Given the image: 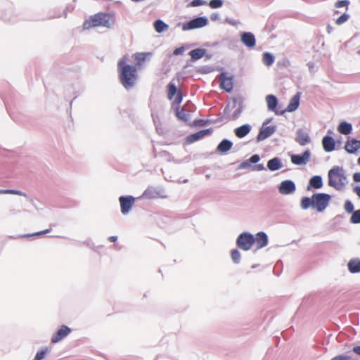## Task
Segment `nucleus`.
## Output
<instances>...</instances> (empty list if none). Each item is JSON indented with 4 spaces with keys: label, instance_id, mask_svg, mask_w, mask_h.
I'll list each match as a JSON object with an SVG mask.
<instances>
[{
    "label": "nucleus",
    "instance_id": "obj_1",
    "mask_svg": "<svg viewBox=\"0 0 360 360\" xmlns=\"http://www.w3.org/2000/svg\"><path fill=\"white\" fill-rule=\"evenodd\" d=\"M129 61V58L125 56L120 60L117 64L120 82L127 89L134 87L138 79L136 68L129 65L128 62Z\"/></svg>",
    "mask_w": 360,
    "mask_h": 360
},
{
    "label": "nucleus",
    "instance_id": "obj_2",
    "mask_svg": "<svg viewBox=\"0 0 360 360\" xmlns=\"http://www.w3.org/2000/svg\"><path fill=\"white\" fill-rule=\"evenodd\" d=\"M116 22L115 15L113 13H98L90 16L83 24L84 30H89L96 27H103L108 29L113 27Z\"/></svg>",
    "mask_w": 360,
    "mask_h": 360
},
{
    "label": "nucleus",
    "instance_id": "obj_3",
    "mask_svg": "<svg viewBox=\"0 0 360 360\" xmlns=\"http://www.w3.org/2000/svg\"><path fill=\"white\" fill-rule=\"evenodd\" d=\"M328 185L337 191H344L349 181L345 170L339 166L333 167L328 173Z\"/></svg>",
    "mask_w": 360,
    "mask_h": 360
},
{
    "label": "nucleus",
    "instance_id": "obj_4",
    "mask_svg": "<svg viewBox=\"0 0 360 360\" xmlns=\"http://www.w3.org/2000/svg\"><path fill=\"white\" fill-rule=\"evenodd\" d=\"M243 102L240 99L233 98L225 108V114L229 120H236L243 110Z\"/></svg>",
    "mask_w": 360,
    "mask_h": 360
},
{
    "label": "nucleus",
    "instance_id": "obj_5",
    "mask_svg": "<svg viewBox=\"0 0 360 360\" xmlns=\"http://www.w3.org/2000/svg\"><path fill=\"white\" fill-rule=\"evenodd\" d=\"M312 198L313 208H315L319 212L326 210L331 199L330 195L326 193H316L312 195Z\"/></svg>",
    "mask_w": 360,
    "mask_h": 360
},
{
    "label": "nucleus",
    "instance_id": "obj_6",
    "mask_svg": "<svg viewBox=\"0 0 360 360\" xmlns=\"http://www.w3.org/2000/svg\"><path fill=\"white\" fill-rule=\"evenodd\" d=\"M208 19L206 17H198L187 22L182 24V30L188 31L191 30L202 28L208 25Z\"/></svg>",
    "mask_w": 360,
    "mask_h": 360
},
{
    "label": "nucleus",
    "instance_id": "obj_7",
    "mask_svg": "<svg viewBox=\"0 0 360 360\" xmlns=\"http://www.w3.org/2000/svg\"><path fill=\"white\" fill-rule=\"evenodd\" d=\"M236 244L243 250L248 251L250 250L254 244L253 235L247 232L242 233L238 236Z\"/></svg>",
    "mask_w": 360,
    "mask_h": 360
},
{
    "label": "nucleus",
    "instance_id": "obj_8",
    "mask_svg": "<svg viewBox=\"0 0 360 360\" xmlns=\"http://www.w3.org/2000/svg\"><path fill=\"white\" fill-rule=\"evenodd\" d=\"M271 120V119H267L262 123L259 132L257 136V141L258 142L264 141L271 136L276 131L277 128L276 125L268 126V124Z\"/></svg>",
    "mask_w": 360,
    "mask_h": 360
},
{
    "label": "nucleus",
    "instance_id": "obj_9",
    "mask_svg": "<svg viewBox=\"0 0 360 360\" xmlns=\"http://www.w3.org/2000/svg\"><path fill=\"white\" fill-rule=\"evenodd\" d=\"M119 202L120 204L122 214L126 215L129 214L134 206L135 198L131 195L120 196L119 198Z\"/></svg>",
    "mask_w": 360,
    "mask_h": 360
},
{
    "label": "nucleus",
    "instance_id": "obj_10",
    "mask_svg": "<svg viewBox=\"0 0 360 360\" xmlns=\"http://www.w3.org/2000/svg\"><path fill=\"white\" fill-rule=\"evenodd\" d=\"M295 184L291 180L283 181L278 186V191L282 195L292 194L295 191Z\"/></svg>",
    "mask_w": 360,
    "mask_h": 360
},
{
    "label": "nucleus",
    "instance_id": "obj_11",
    "mask_svg": "<svg viewBox=\"0 0 360 360\" xmlns=\"http://www.w3.org/2000/svg\"><path fill=\"white\" fill-rule=\"evenodd\" d=\"M220 86L226 90L230 91L233 88V77L226 73H221L219 75Z\"/></svg>",
    "mask_w": 360,
    "mask_h": 360
},
{
    "label": "nucleus",
    "instance_id": "obj_12",
    "mask_svg": "<svg viewBox=\"0 0 360 360\" xmlns=\"http://www.w3.org/2000/svg\"><path fill=\"white\" fill-rule=\"evenodd\" d=\"M254 243L256 244L257 250L262 249L268 245L269 239L264 232H259L255 236H253Z\"/></svg>",
    "mask_w": 360,
    "mask_h": 360
},
{
    "label": "nucleus",
    "instance_id": "obj_13",
    "mask_svg": "<svg viewBox=\"0 0 360 360\" xmlns=\"http://www.w3.org/2000/svg\"><path fill=\"white\" fill-rule=\"evenodd\" d=\"M311 156V153L309 150H307L304 152L302 155H291V161L295 165H305L307 162H309Z\"/></svg>",
    "mask_w": 360,
    "mask_h": 360
},
{
    "label": "nucleus",
    "instance_id": "obj_14",
    "mask_svg": "<svg viewBox=\"0 0 360 360\" xmlns=\"http://www.w3.org/2000/svg\"><path fill=\"white\" fill-rule=\"evenodd\" d=\"M295 141L300 146H305L310 143L311 139L306 130L303 129H299L296 132Z\"/></svg>",
    "mask_w": 360,
    "mask_h": 360
},
{
    "label": "nucleus",
    "instance_id": "obj_15",
    "mask_svg": "<svg viewBox=\"0 0 360 360\" xmlns=\"http://www.w3.org/2000/svg\"><path fill=\"white\" fill-rule=\"evenodd\" d=\"M71 332V329L66 326H62L61 328L52 336L51 342L56 343L68 336Z\"/></svg>",
    "mask_w": 360,
    "mask_h": 360
},
{
    "label": "nucleus",
    "instance_id": "obj_16",
    "mask_svg": "<svg viewBox=\"0 0 360 360\" xmlns=\"http://www.w3.org/2000/svg\"><path fill=\"white\" fill-rule=\"evenodd\" d=\"M240 39L242 43L248 48H253L255 46V37L251 32H244Z\"/></svg>",
    "mask_w": 360,
    "mask_h": 360
},
{
    "label": "nucleus",
    "instance_id": "obj_17",
    "mask_svg": "<svg viewBox=\"0 0 360 360\" xmlns=\"http://www.w3.org/2000/svg\"><path fill=\"white\" fill-rule=\"evenodd\" d=\"M345 149L349 153H354L360 149V140L354 139L347 140L345 145Z\"/></svg>",
    "mask_w": 360,
    "mask_h": 360
},
{
    "label": "nucleus",
    "instance_id": "obj_18",
    "mask_svg": "<svg viewBox=\"0 0 360 360\" xmlns=\"http://www.w3.org/2000/svg\"><path fill=\"white\" fill-rule=\"evenodd\" d=\"M300 104V96L298 94L295 95L290 101L289 104L282 114L285 112H292L297 109Z\"/></svg>",
    "mask_w": 360,
    "mask_h": 360
},
{
    "label": "nucleus",
    "instance_id": "obj_19",
    "mask_svg": "<svg viewBox=\"0 0 360 360\" xmlns=\"http://www.w3.org/2000/svg\"><path fill=\"white\" fill-rule=\"evenodd\" d=\"M252 129V126L246 124L235 129V134L238 138H243L248 134Z\"/></svg>",
    "mask_w": 360,
    "mask_h": 360
},
{
    "label": "nucleus",
    "instance_id": "obj_20",
    "mask_svg": "<svg viewBox=\"0 0 360 360\" xmlns=\"http://www.w3.org/2000/svg\"><path fill=\"white\" fill-rule=\"evenodd\" d=\"M349 271L352 274L360 272V259L357 258L350 259L347 263Z\"/></svg>",
    "mask_w": 360,
    "mask_h": 360
},
{
    "label": "nucleus",
    "instance_id": "obj_21",
    "mask_svg": "<svg viewBox=\"0 0 360 360\" xmlns=\"http://www.w3.org/2000/svg\"><path fill=\"white\" fill-rule=\"evenodd\" d=\"M322 144L326 152H331L335 148V141L330 136H325L322 140Z\"/></svg>",
    "mask_w": 360,
    "mask_h": 360
},
{
    "label": "nucleus",
    "instance_id": "obj_22",
    "mask_svg": "<svg viewBox=\"0 0 360 360\" xmlns=\"http://www.w3.org/2000/svg\"><path fill=\"white\" fill-rule=\"evenodd\" d=\"M210 134V131L209 129H205L190 135L189 136H188L187 139L188 142L193 143Z\"/></svg>",
    "mask_w": 360,
    "mask_h": 360
},
{
    "label": "nucleus",
    "instance_id": "obj_23",
    "mask_svg": "<svg viewBox=\"0 0 360 360\" xmlns=\"http://www.w3.org/2000/svg\"><path fill=\"white\" fill-rule=\"evenodd\" d=\"M266 102L269 110L276 112V108L278 104V100L274 95H268L266 96Z\"/></svg>",
    "mask_w": 360,
    "mask_h": 360
},
{
    "label": "nucleus",
    "instance_id": "obj_24",
    "mask_svg": "<svg viewBox=\"0 0 360 360\" xmlns=\"http://www.w3.org/2000/svg\"><path fill=\"white\" fill-rule=\"evenodd\" d=\"M352 126L350 123L347 122H341L338 127V131L344 135H348L352 132Z\"/></svg>",
    "mask_w": 360,
    "mask_h": 360
},
{
    "label": "nucleus",
    "instance_id": "obj_25",
    "mask_svg": "<svg viewBox=\"0 0 360 360\" xmlns=\"http://www.w3.org/2000/svg\"><path fill=\"white\" fill-rule=\"evenodd\" d=\"M267 167L271 171H276L282 167V163L279 158H274L271 159L267 162Z\"/></svg>",
    "mask_w": 360,
    "mask_h": 360
},
{
    "label": "nucleus",
    "instance_id": "obj_26",
    "mask_svg": "<svg viewBox=\"0 0 360 360\" xmlns=\"http://www.w3.org/2000/svg\"><path fill=\"white\" fill-rule=\"evenodd\" d=\"M310 186L314 188H321L323 186L322 178L320 176H314L309 180V186L307 189L309 190Z\"/></svg>",
    "mask_w": 360,
    "mask_h": 360
},
{
    "label": "nucleus",
    "instance_id": "obj_27",
    "mask_svg": "<svg viewBox=\"0 0 360 360\" xmlns=\"http://www.w3.org/2000/svg\"><path fill=\"white\" fill-rule=\"evenodd\" d=\"M150 53H137L134 54L131 58H134L136 60V65L138 67H140L142 65L143 63L146 59V57L150 56Z\"/></svg>",
    "mask_w": 360,
    "mask_h": 360
},
{
    "label": "nucleus",
    "instance_id": "obj_28",
    "mask_svg": "<svg viewBox=\"0 0 360 360\" xmlns=\"http://www.w3.org/2000/svg\"><path fill=\"white\" fill-rule=\"evenodd\" d=\"M232 146V142L224 139L217 146V150L221 153H226L229 151Z\"/></svg>",
    "mask_w": 360,
    "mask_h": 360
},
{
    "label": "nucleus",
    "instance_id": "obj_29",
    "mask_svg": "<svg viewBox=\"0 0 360 360\" xmlns=\"http://www.w3.org/2000/svg\"><path fill=\"white\" fill-rule=\"evenodd\" d=\"M205 54V50L203 49H195L190 51L189 55L192 60H196L202 58Z\"/></svg>",
    "mask_w": 360,
    "mask_h": 360
},
{
    "label": "nucleus",
    "instance_id": "obj_30",
    "mask_svg": "<svg viewBox=\"0 0 360 360\" xmlns=\"http://www.w3.org/2000/svg\"><path fill=\"white\" fill-rule=\"evenodd\" d=\"M154 27L158 33H162L168 29V25L161 20H158L154 22Z\"/></svg>",
    "mask_w": 360,
    "mask_h": 360
},
{
    "label": "nucleus",
    "instance_id": "obj_31",
    "mask_svg": "<svg viewBox=\"0 0 360 360\" xmlns=\"http://www.w3.org/2000/svg\"><path fill=\"white\" fill-rule=\"evenodd\" d=\"M176 115L178 119L187 122L191 119L190 114L186 113L184 109L180 110L179 107L176 108Z\"/></svg>",
    "mask_w": 360,
    "mask_h": 360
},
{
    "label": "nucleus",
    "instance_id": "obj_32",
    "mask_svg": "<svg viewBox=\"0 0 360 360\" xmlns=\"http://www.w3.org/2000/svg\"><path fill=\"white\" fill-rule=\"evenodd\" d=\"M300 206L302 210H307L309 207H313V198L304 197L301 200Z\"/></svg>",
    "mask_w": 360,
    "mask_h": 360
},
{
    "label": "nucleus",
    "instance_id": "obj_33",
    "mask_svg": "<svg viewBox=\"0 0 360 360\" xmlns=\"http://www.w3.org/2000/svg\"><path fill=\"white\" fill-rule=\"evenodd\" d=\"M262 61L265 65L270 66L274 62V56L271 53L266 52L263 54Z\"/></svg>",
    "mask_w": 360,
    "mask_h": 360
},
{
    "label": "nucleus",
    "instance_id": "obj_34",
    "mask_svg": "<svg viewBox=\"0 0 360 360\" xmlns=\"http://www.w3.org/2000/svg\"><path fill=\"white\" fill-rule=\"evenodd\" d=\"M158 196V193L154 191L152 189H146L143 195H142V198H148V199H153V198H155Z\"/></svg>",
    "mask_w": 360,
    "mask_h": 360
},
{
    "label": "nucleus",
    "instance_id": "obj_35",
    "mask_svg": "<svg viewBox=\"0 0 360 360\" xmlns=\"http://www.w3.org/2000/svg\"><path fill=\"white\" fill-rule=\"evenodd\" d=\"M231 259L232 261L235 263V264H238L240 261V253L239 252V251L238 250H232L231 252Z\"/></svg>",
    "mask_w": 360,
    "mask_h": 360
},
{
    "label": "nucleus",
    "instance_id": "obj_36",
    "mask_svg": "<svg viewBox=\"0 0 360 360\" xmlns=\"http://www.w3.org/2000/svg\"><path fill=\"white\" fill-rule=\"evenodd\" d=\"M177 90L174 84L170 83L168 85V98L169 99H172L174 95L177 94Z\"/></svg>",
    "mask_w": 360,
    "mask_h": 360
},
{
    "label": "nucleus",
    "instance_id": "obj_37",
    "mask_svg": "<svg viewBox=\"0 0 360 360\" xmlns=\"http://www.w3.org/2000/svg\"><path fill=\"white\" fill-rule=\"evenodd\" d=\"M209 6L211 8H219L223 6L222 0H210L208 3Z\"/></svg>",
    "mask_w": 360,
    "mask_h": 360
},
{
    "label": "nucleus",
    "instance_id": "obj_38",
    "mask_svg": "<svg viewBox=\"0 0 360 360\" xmlns=\"http://www.w3.org/2000/svg\"><path fill=\"white\" fill-rule=\"evenodd\" d=\"M350 221L353 224L360 223V210L353 212Z\"/></svg>",
    "mask_w": 360,
    "mask_h": 360
},
{
    "label": "nucleus",
    "instance_id": "obj_39",
    "mask_svg": "<svg viewBox=\"0 0 360 360\" xmlns=\"http://www.w3.org/2000/svg\"><path fill=\"white\" fill-rule=\"evenodd\" d=\"M349 18V15L348 14L343 13L340 17H339L338 19H336L335 23L338 25H341L343 23L346 22L348 20Z\"/></svg>",
    "mask_w": 360,
    "mask_h": 360
},
{
    "label": "nucleus",
    "instance_id": "obj_40",
    "mask_svg": "<svg viewBox=\"0 0 360 360\" xmlns=\"http://www.w3.org/2000/svg\"><path fill=\"white\" fill-rule=\"evenodd\" d=\"M49 352V349L46 347L44 349L38 352L33 360H42L44 359L46 353Z\"/></svg>",
    "mask_w": 360,
    "mask_h": 360
},
{
    "label": "nucleus",
    "instance_id": "obj_41",
    "mask_svg": "<svg viewBox=\"0 0 360 360\" xmlns=\"http://www.w3.org/2000/svg\"><path fill=\"white\" fill-rule=\"evenodd\" d=\"M182 101V96L181 93L179 91L174 98V102L172 103V108L176 110V107H179V105Z\"/></svg>",
    "mask_w": 360,
    "mask_h": 360
},
{
    "label": "nucleus",
    "instance_id": "obj_42",
    "mask_svg": "<svg viewBox=\"0 0 360 360\" xmlns=\"http://www.w3.org/2000/svg\"><path fill=\"white\" fill-rule=\"evenodd\" d=\"M207 2L204 0H193L188 6L197 7L202 5H205Z\"/></svg>",
    "mask_w": 360,
    "mask_h": 360
},
{
    "label": "nucleus",
    "instance_id": "obj_43",
    "mask_svg": "<svg viewBox=\"0 0 360 360\" xmlns=\"http://www.w3.org/2000/svg\"><path fill=\"white\" fill-rule=\"evenodd\" d=\"M331 360H356V359L351 355H338V356L333 358Z\"/></svg>",
    "mask_w": 360,
    "mask_h": 360
},
{
    "label": "nucleus",
    "instance_id": "obj_44",
    "mask_svg": "<svg viewBox=\"0 0 360 360\" xmlns=\"http://www.w3.org/2000/svg\"><path fill=\"white\" fill-rule=\"evenodd\" d=\"M345 210L347 212L351 213L354 210L353 204L349 201L347 200L345 203Z\"/></svg>",
    "mask_w": 360,
    "mask_h": 360
},
{
    "label": "nucleus",
    "instance_id": "obj_45",
    "mask_svg": "<svg viewBox=\"0 0 360 360\" xmlns=\"http://www.w3.org/2000/svg\"><path fill=\"white\" fill-rule=\"evenodd\" d=\"M349 3L347 0L338 1L335 3V8L347 7Z\"/></svg>",
    "mask_w": 360,
    "mask_h": 360
},
{
    "label": "nucleus",
    "instance_id": "obj_46",
    "mask_svg": "<svg viewBox=\"0 0 360 360\" xmlns=\"http://www.w3.org/2000/svg\"><path fill=\"white\" fill-rule=\"evenodd\" d=\"M8 192H9L8 194H14V195L27 197V194L20 191L9 189Z\"/></svg>",
    "mask_w": 360,
    "mask_h": 360
},
{
    "label": "nucleus",
    "instance_id": "obj_47",
    "mask_svg": "<svg viewBox=\"0 0 360 360\" xmlns=\"http://www.w3.org/2000/svg\"><path fill=\"white\" fill-rule=\"evenodd\" d=\"M184 51H185V47H184V46H181V47L176 48V49L174 51L173 53H174V55H176V56H177V55H181V54H183V53H184Z\"/></svg>",
    "mask_w": 360,
    "mask_h": 360
},
{
    "label": "nucleus",
    "instance_id": "obj_48",
    "mask_svg": "<svg viewBox=\"0 0 360 360\" xmlns=\"http://www.w3.org/2000/svg\"><path fill=\"white\" fill-rule=\"evenodd\" d=\"M260 158L258 155H253L250 159L249 161L251 163H257L259 161Z\"/></svg>",
    "mask_w": 360,
    "mask_h": 360
},
{
    "label": "nucleus",
    "instance_id": "obj_49",
    "mask_svg": "<svg viewBox=\"0 0 360 360\" xmlns=\"http://www.w3.org/2000/svg\"><path fill=\"white\" fill-rule=\"evenodd\" d=\"M210 18L212 21H217L220 19V15L217 13H213L211 14Z\"/></svg>",
    "mask_w": 360,
    "mask_h": 360
},
{
    "label": "nucleus",
    "instance_id": "obj_50",
    "mask_svg": "<svg viewBox=\"0 0 360 360\" xmlns=\"http://www.w3.org/2000/svg\"><path fill=\"white\" fill-rule=\"evenodd\" d=\"M49 232V229H46L44 231L37 232V233H34L31 234V235H27L26 236H40V235H42V234L47 233Z\"/></svg>",
    "mask_w": 360,
    "mask_h": 360
},
{
    "label": "nucleus",
    "instance_id": "obj_51",
    "mask_svg": "<svg viewBox=\"0 0 360 360\" xmlns=\"http://www.w3.org/2000/svg\"><path fill=\"white\" fill-rule=\"evenodd\" d=\"M353 179L356 182H360V173L359 172L354 173L353 175Z\"/></svg>",
    "mask_w": 360,
    "mask_h": 360
},
{
    "label": "nucleus",
    "instance_id": "obj_52",
    "mask_svg": "<svg viewBox=\"0 0 360 360\" xmlns=\"http://www.w3.org/2000/svg\"><path fill=\"white\" fill-rule=\"evenodd\" d=\"M333 27L330 24H328L326 26V32L328 34H331L333 31Z\"/></svg>",
    "mask_w": 360,
    "mask_h": 360
},
{
    "label": "nucleus",
    "instance_id": "obj_53",
    "mask_svg": "<svg viewBox=\"0 0 360 360\" xmlns=\"http://www.w3.org/2000/svg\"><path fill=\"white\" fill-rule=\"evenodd\" d=\"M250 167V164L248 162H243L240 166V168L241 169H245V168H248Z\"/></svg>",
    "mask_w": 360,
    "mask_h": 360
},
{
    "label": "nucleus",
    "instance_id": "obj_54",
    "mask_svg": "<svg viewBox=\"0 0 360 360\" xmlns=\"http://www.w3.org/2000/svg\"><path fill=\"white\" fill-rule=\"evenodd\" d=\"M354 192L360 198V186H356L354 188Z\"/></svg>",
    "mask_w": 360,
    "mask_h": 360
},
{
    "label": "nucleus",
    "instance_id": "obj_55",
    "mask_svg": "<svg viewBox=\"0 0 360 360\" xmlns=\"http://www.w3.org/2000/svg\"><path fill=\"white\" fill-rule=\"evenodd\" d=\"M264 166L262 164L257 165L255 167V169L257 171H260L264 169Z\"/></svg>",
    "mask_w": 360,
    "mask_h": 360
},
{
    "label": "nucleus",
    "instance_id": "obj_56",
    "mask_svg": "<svg viewBox=\"0 0 360 360\" xmlns=\"http://www.w3.org/2000/svg\"><path fill=\"white\" fill-rule=\"evenodd\" d=\"M352 350L355 354L360 356V346L354 347Z\"/></svg>",
    "mask_w": 360,
    "mask_h": 360
},
{
    "label": "nucleus",
    "instance_id": "obj_57",
    "mask_svg": "<svg viewBox=\"0 0 360 360\" xmlns=\"http://www.w3.org/2000/svg\"><path fill=\"white\" fill-rule=\"evenodd\" d=\"M8 191L9 189H6V190H0V194H8Z\"/></svg>",
    "mask_w": 360,
    "mask_h": 360
},
{
    "label": "nucleus",
    "instance_id": "obj_58",
    "mask_svg": "<svg viewBox=\"0 0 360 360\" xmlns=\"http://www.w3.org/2000/svg\"><path fill=\"white\" fill-rule=\"evenodd\" d=\"M117 239V236H110L109 238V240L111 242H115Z\"/></svg>",
    "mask_w": 360,
    "mask_h": 360
},
{
    "label": "nucleus",
    "instance_id": "obj_59",
    "mask_svg": "<svg viewBox=\"0 0 360 360\" xmlns=\"http://www.w3.org/2000/svg\"><path fill=\"white\" fill-rule=\"evenodd\" d=\"M29 201L30 202V203L33 205H34V200L32 199H29Z\"/></svg>",
    "mask_w": 360,
    "mask_h": 360
},
{
    "label": "nucleus",
    "instance_id": "obj_60",
    "mask_svg": "<svg viewBox=\"0 0 360 360\" xmlns=\"http://www.w3.org/2000/svg\"><path fill=\"white\" fill-rule=\"evenodd\" d=\"M358 162L360 165V158L358 159Z\"/></svg>",
    "mask_w": 360,
    "mask_h": 360
},
{
    "label": "nucleus",
    "instance_id": "obj_61",
    "mask_svg": "<svg viewBox=\"0 0 360 360\" xmlns=\"http://www.w3.org/2000/svg\"><path fill=\"white\" fill-rule=\"evenodd\" d=\"M358 53L360 55V50L358 51Z\"/></svg>",
    "mask_w": 360,
    "mask_h": 360
}]
</instances>
